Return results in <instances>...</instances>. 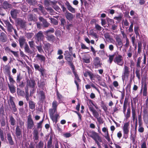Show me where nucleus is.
Segmentation results:
<instances>
[{
	"label": "nucleus",
	"instance_id": "1",
	"mask_svg": "<svg viewBox=\"0 0 148 148\" xmlns=\"http://www.w3.org/2000/svg\"><path fill=\"white\" fill-rule=\"evenodd\" d=\"M87 134L89 137L92 138L95 141L99 148H101V144L100 143H102V138L99 136L98 133L94 131H89Z\"/></svg>",
	"mask_w": 148,
	"mask_h": 148
},
{
	"label": "nucleus",
	"instance_id": "2",
	"mask_svg": "<svg viewBox=\"0 0 148 148\" xmlns=\"http://www.w3.org/2000/svg\"><path fill=\"white\" fill-rule=\"evenodd\" d=\"M50 117L53 122L56 123L58 121V119L60 117L59 114H57V109L51 108L49 109Z\"/></svg>",
	"mask_w": 148,
	"mask_h": 148
},
{
	"label": "nucleus",
	"instance_id": "3",
	"mask_svg": "<svg viewBox=\"0 0 148 148\" xmlns=\"http://www.w3.org/2000/svg\"><path fill=\"white\" fill-rule=\"evenodd\" d=\"M131 106L132 109V116L133 122H135V129H137L138 125V119L137 116L136 112V107H134L133 105V103L131 102Z\"/></svg>",
	"mask_w": 148,
	"mask_h": 148
},
{
	"label": "nucleus",
	"instance_id": "4",
	"mask_svg": "<svg viewBox=\"0 0 148 148\" xmlns=\"http://www.w3.org/2000/svg\"><path fill=\"white\" fill-rule=\"evenodd\" d=\"M39 19L42 23V24L39 22H37L36 23L37 27L39 29H41L42 26L44 28L48 27L49 26V23H48L46 19H45L43 17H40Z\"/></svg>",
	"mask_w": 148,
	"mask_h": 148
},
{
	"label": "nucleus",
	"instance_id": "5",
	"mask_svg": "<svg viewBox=\"0 0 148 148\" xmlns=\"http://www.w3.org/2000/svg\"><path fill=\"white\" fill-rule=\"evenodd\" d=\"M14 97L10 95L9 97V99L8 102L9 105L10 106L12 110L14 113H14L17 112V109L14 101Z\"/></svg>",
	"mask_w": 148,
	"mask_h": 148
},
{
	"label": "nucleus",
	"instance_id": "6",
	"mask_svg": "<svg viewBox=\"0 0 148 148\" xmlns=\"http://www.w3.org/2000/svg\"><path fill=\"white\" fill-rule=\"evenodd\" d=\"M25 80L26 82V86L32 88H34L36 85V81L33 78H30V79L27 77H25Z\"/></svg>",
	"mask_w": 148,
	"mask_h": 148
},
{
	"label": "nucleus",
	"instance_id": "7",
	"mask_svg": "<svg viewBox=\"0 0 148 148\" xmlns=\"http://www.w3.org/2000/svg\"><path fill=\"white\" fill-rule=\"evenodd\" d=\"M34 126V121L32 118V116L29 114L27 116V126L28 130L32 129Z\"/></svg>",
	"mask_w": 148,
	"mask_h": 148
},
{
	"label": "nucleus",
	"instance_id": "8",
	"mask_svg": "<svg viewBox=\"0 0 148 148\" xmlns=\"http://www.w3.org/2000/svg\"><path fill=\"white\" fill-rule=\"evenodd\" d=\"M65 55V58L68 62L69 65L71 67L72 66H74L73 63L72 62L73 58L71 57L72 55L68 52L64 54Z\"/></svg>",
	"mask_w": 148,
	"mask_h": 148
},
{
	"label": "nucleus",
	"instance_id": "9",
	"mask_svg": "<svg viewBox=\"0 0 148 148\" xmlns=\"http://www.w3.org/2000/svg\"><path fill=\"white\" fill-rule=\"evenodd\" d=\"M123 57L121 55H119L116 56L114 60V62L118 65L122 66L123 64Z\"/></svg>",
	"mask_w": 148,
	"mask_h": 148
},
{
	"label": "nucleus",
	"instance_id": "10",
	"mask_svg": "<svg viewBox=\"0 0 148 148\" xmlns=\"http://www.w3.org/2000/svg\"><path fill=\"white\" fill-rule=\"evenodd\" d=\"M34 65L35 70L38 71L41 73V76L44 77L45 71V69L42 66L40 67L37 64H34Z\"/></svg>",
	"mask_w": 148,
	"mask_h": 148
},
{
	"label": "nucleus",
	"instance_id": "11",
	"mask_svg": "<svg viewBox=\"0 0 148 148\" xmlns=\"http://www.w3.org/2000/svg\"><path fill=\"white\" fill-rule=\"evenodd\" d=\"M93 64L95 69L99 67H101L102 64L101 62L100 59L99 57H96L94 58L93 60Z\"/></svg>",
	"mask_w": 148,
	"mask_h": 148
},
{
	"label": "nucleus",
	"instance_id": "12",
	"mask_svg": "<svg viewBox=\"0 0 148 148\" xmlns=\"http://www.w3.org/2000/svg\"><path fill=\"white\" fill-rule=\"evenodd\" d=\"M26 21L21 18H18L17 20V24L20 28L23 29H25L26 26Z\"/></svg>",
	"mask_w": 148,
	"mask_h": 148
},
{
	"label": "nucleus",
	"instance_id": "13",
	"mask_svg": "<svg viewBox=\"0 0 148 148\" xmlns=\"http://www.w3.org/2000/svg\"><path fill=\"white\" fill-rule=\"evenodd\" d=\"M38 95L39 96L40 101L42 103L45 101L46 99L45 93L42 90H40L39 91H37Z\"/></svg>",
	"mask_w": 148,
	"mask_h": 148
},
{
	"label": "nucleus",
	"instance_id": "14",
	"mask_svg": "<svg viewBox=\"0 0 148 148\" xmlns=\"http://www.w3.org/2000/svg\"><path fill=\"white\" fill-rule=\"evenodd\" d=\"M130 72V68L127 66L125 65L123 77L124 78H128Z\"/></svg>",
	"mask_w": 148,
	"mask_h": 148
},
{
	"label": "nucleus",
	"instance_id": "15",
	"mask_svg": "<svg viewBox=\"0 0 148 148\" xmlns=\"http://www.w3.org/2000/svg\"><path fill=\"white\" fill-rule=\"evenodd\" d=\"M71 68L75 76L74 79L76 80L77 81H78L79 82V83H80L81 82V80L80 79L77 73V72L75 70V66H72V67Z\"/></svg>",
	"mask_w": 148,
	"mask_h": 148
},
{
	"label": "nucleus",
	"instance_id": "16",
	"mask_svg": "<svg viewBox=\"0 0 148 148\" xmlns=\"http://www.w3.org/2000/svg\"><path fill=\"white\" fill-rule=\"evenodd\" d=\"M65 16L66 19L69 21H72L75 17L74 15L69 12L67 10L65 14Z\"/></svg>",
	"mask_w": 148,
	"mask_h": 148
},
{
	"label": "nucleus",
	"instance_id": "17",
	"mask_svg": "<svg viewBox=\"0 0 148 148\" xmlns=\"http://www.w3.org/2000/svg\"><path fill=\"white\" fill-rule=\"evenodd\" d=\"M129 122L125 123L123 125V129L124 134H127L129 132Z\"/></svg>",
	"mask_w": 148,
	"mask_h": 148
},
{
	"label": "nucleus",
	"instance_id": "18",
	"mask_svg": "<svg viewBox=\"0 0 148 148\" xmlns=\"http://www.w3.org/2000/svg\"><path fill=\"white\" fill-rule=\"evenodd\" d=\"M4 23L7 27L8 31L10 32L12 31V30L14 29L13 26L10 24L9 21H4Z\"/></svg>",
	"mask_w": 148,
	"mask_h": 148
},
{
	"label": "nucleus",
	"instance_id": "19",
	"mask_svg": "<svg viewBox=\"0 0 148 148\" xmlns=\"http://www.w3.org/2000/svg\"><path fill=\"white\" fill-rule=\"evenodd\" d=\"M138 124L139 125V127H140L138 129V131L142 133L144 131V128L143 127H140L142 124V117L141 114L138 115Z\"/></svg>",
	"mask_w": 148,
	"mask_h": 148
},
{
	"label": "nucleus",
	"instance_id": "20",
	"mask_svg": "<svg viewBox=\"0 0 148 148\" xmlns=\"http://www.w3.org/2000/svg\"><path fill=\"white\" fill-rule=\"evenodd\" d=\"M15 135L17 138H20L22 136L21 129L18 125H17L15 130Z\"/></svg>",
	"mask_w": 148,
	"mask_h": 148
},
{
	"label": "nucleus",
	"instance_id": "21",
	"mask_svg": "<svg viewBox=\"0 0 148 148\" xmlns=\"http://www.w3.org/2000/svg\"><path fill=\"white\" fill-rule=\"evenodd\" d=\"M65 4L68 10L72 13L75 12V9L73 8L70 4L68 1H66Z\"/></svg>",
	"mask_w": 148,
	"mask_h": 148
},
{
	"label": "nucleus",
	"instance_id": "22",
	"mask_svg": "<svg viewBox=\"0 0 148 148\" xmlns=\"http://www.w3.org/2000/svg\"><path fill=\"white\" fill-rule=\"evenodd\" d=\"M148 108L144 107L143 109V117L144 121L148 120Z\"/></svg>",
	"mask_w": 148,
	"mask_h": 148
},
{
	"label": "nucleus",
	"instance_id": "23",
	"mask_svg": "<svg viewBox=\"0 0 148 148\" xmlns=\"http://www.w3.org/2000/svg\"><path fill=\"white\" fill-rule=\"evenodd\" d=\"M43 44L44 45L43 48L45 51H49L51 49V44L47 42H43Z\"/></svg>",
	"mask_w": 148,
	"mask_h": 148
},
{
	"label": "nucleus",
	"instance_id": "24",
	"mask_svg": "<svg viewBox=\"0 0 148 148\" xmlns=\"http://www.w3.org/2000/svg\"><path fill=\"white\" fill-rule=\"evenodd\" d=\"M46 38L47 40L49 41L54 42L55 40V36L52 34L49 35L48 34H45Z\"/></svg>",
	"mask_w": 148,
	"mask_h": 148
},
{
	"label": "nucleus",
	"instance_id": "25",
	"mask_svg": "<svg viewBox=\"0 0 148 148\" xmlns=\"http://www.w3.org/2000/svg\"><path fill=\"white\" fill-rule=\"evenodd\" d=\"M12 5L8 3L7 1H5L2 4V8L5 9L11 8H12Z\"/></svg>",
	"mask_w": 148,
	"mask_h": 148
},
{
	"label": "nucleus",
	"instance_id": "26",
	"mask_svg": "<svg viewBox=\"0 0 148 148\" xmlns=\"http://www.w3.org/2000/svg\"><path fill=\"white\" fill-rule=\"evenodd\" d=\"M18 13V10L14 9H13L11 10L10 12V14L12 17L14 18H16L17 14Z\"/></svg>",
	"mask_w": 148,
	"mask_h": 148
},
{
	"label": "nucleus",
	"instance_id": "27",
	"mask_svg": "<svg viewBox=\"0 0 148 148\" xmlns=\"http://www.w3.org/2000/svg\"><path fill=\"white\" fill-rule=\"evenodd\" d=\"M115 39L117 42L116 45L120 46V47H122L123 45V43L120 37L118 36H117L115 38Z\"/></svg>",
	"mask_w": 148,
	"mask_h": 148
},
{
	"label": "nucleus",
	"instance_id": "28",
	"mask_svg": "<svg viewBox=\"0 0 148 148\" xmlns=\"http://www.w3.org/2000/svg\"><path fill=\"white\" fill-rule=\"evenodd\" d=\"M7 138L9 143V144L11 145H14V142L13 140L12 137L10 133H8L7 134Z\"/></svg>",
	"mask_w": 148,
	"mask_h": 148
},
{
	"label": "nucleus",
	"instance_id": "29",
	"mask_svg": "<svg viewBox=\"0 0 148 148\" xmlns=\"http://www.w3.org/2000/svg\"><path fill=\"white\" fill-rule=\"evenodd\" d=\"M35 35L36 38L38 41H41L43 36L42 32L41 31L39 32Z\"/></svg>",
	"mask_w": 148,
	"mask_h": 148
},
{
	"label": "nucleus",
	"instance_id": "30",
	"mask_svg": "<svg viewBox=\"0 0 148 148\" xmlns=\"http://www.w3.org/2000/svg\"><path fill=\"white\" fill-rule=\"evenodd\" d=\"M8 86L11 93H14L16 92V87L14 85H10L8 83Z\"/></svg>",
	"mask_w": 148,
	"mask_h": 148
},
{
	"label": "nucleus",
	"instance_id": "31",
	"mask_svg": "<svg viewBox=\"0 0 148 148\" xmlns=\"http://www.w3.org/2000/svg\"><path fill=\"white\" fill-rule=\"evenodd\" d=\"M7 38L6 35L3 32L1 33V41L3 42L7 41Z\"/></svg>",
	"mask_w": 148,
	"mask_h": 148
},
{
	"label": "nucleus",
	"instance_id": "32",
	"mask_svg": "<svg viewBox=\"0 0 148 148\" xmlns=\"http://www.w3.org/2000/svg\"><path fill=\"white\" fill-rule=\"evenodd\" d=\"M56 92L57 98L58 100V101L59 103H60L62 101V100L63 99V97L62 95L59 92L58 90H57Z\"/></svg>",
	"mask_w": 148,
	"mask_h": 148
},
{
	"label": "nucleus",
	"instance_id": "33",
	"mask_svg": "<svg viewBox=\"0 0 148 148\" xmlns=\"http://www.w3.org/2000/svg\"><path fill=\"white\" fill-rule=\"evenodd\" d=\"M9 122L10 123V125L12 126H14L16 123V121L12 115H10L9 116Z\"/></svg>",
	"mask_w": 148,
	"mask_h": 148
},
{
	"label": "nucleus",
	"instance_id": "34",
	"mask_svg": "<svg viewBox=\"0 0 148 148\" xmlns=\"http://www.w3.org/2000/svg\"><path fill=\"white\" fill-rule=\"evenodd\" d=\"M29 108L31 110H34L35 107V103L32 101H29Z\"/></svg>",
	"mask_w": 148,
	"mask_h": 148
},
{
	"label": "nucleus",
	"instance_id": "35",
	"mask_svg": "<svg viewBox=\"0 0 148 148\" xmlns=\"http://www.w3.org/2000/svg\"><path fill=\"white\" fill-rule=\"evenodd\" d=\"M25 41V39L23 37L19 38L18 41L19 42L20 46L22 48L23 47Z\"/></svg>",
	"mask_w": 148,
	"mask_h": 148
},
{
	"label": "nucleus",
	"instance_id": "36",
	"mask_svg": "<svg viewBox=\"0 0 148 148\" xmlns=\"http://www.w3.org/2000/svg\"><path fill=\"white\" fill-rule=\"evenodd\" d=\"M89 110L92 112V114L94 116H97L98 113V112L92 106H89Z\"/></svg>",
	"mask_w": 148,
	"mask_h": 148
},
{
	"label": "nucleus",
	"instance_id": "37",
	"mask_svg": "<svg viewBox=\"0 0 148 148\" xmlns=\"http://www.w3.org/2000/svg\"><path fill=\"white\" fill-rule=\"evenodd\" d=\"M53 146L52 145V138L50 136L47 142V148H51Z\"/></svg>",
	"mask_w": 148,
	"mask_h": 148
},
{
	"label": "nucleus",
	"instance_id": "38",
	"mask_svg": "<svg viewBox=\"0 0 148 148\" xmlns=\"http://www.w3.org/2000/svg\"><path fill=\"white\" fill-rule=\"evenodd\" d=\"M27 18L29 21H35L36 19V15L33 14H29L28 15Z\"/></svg>",
	"mask_w": 148,
	"mask_h": 148
},
{
	"label": "nucleus",
	"instance_id": "39",
	"mask_svg": "<svg viewBox=\"0 0 148 148\" xmlns=\"http://www.w3.org/2000/svg\"><path fill=\"white\" fill-rule=\"evenodd\" d=\"M147 84L146 83L144 84L143 88V95L144 96H147Z\"/></svg>",
	"mask_w": 148,
	"mask_h": 148
},
{
	"label": "nucleus",
	"instance_id": "40",
	"mask_svg": "<svg viewBox=\"0 0 148 148\" xmlns=\"http://www.w3.org/2000/svg\"><path fill=\"white\" fill-rule=\"evenodd\" d=\"M34 136L33 137V139L34 140H37L38 139V132L37 130H34L33 132Z\"/></svg>",
	"mask_w": 148,
	"mask_h": 148
},
{
	"label": "nucleus",
	"instance_id": "41",
	"mask_svg": "<svg viewBox=\"0 0 148 148\" xmlns=\"http://www.w3.org/2000/svg\"><path fill=\"white\" fill-rule=\"evenodd\" d=\"M96 118L98 121L99 124H102L104 122L103 118L101 117H99V114H98L97 116H94Z\"/></svg>",
	"mask_w": 148,
	"mask_h": 148
},
{
	"label": "nucleus",
	"instance_id": "42",
	"mask_svg": "<svg viewBox=\"0 0 148 148\" xmlns=\"http://www.w3.org/2000/svg\"><path fill=\"white\" fill-rule=\"evenodd\" d=\"M142 57H139L137 58V61L136 62V67L138 69L140 68V64L141 62Z\"/></svg>",
	"mask_w": 148,
	"mask_h": 148
},
{
	"label": "nucleus",
	"instance_id": "43",
	"mask_svg": "<svg viewBox=\"0 0 148 148\" xmlns=\"http://www.w3.org/2000/svg\"><path fill=\"white\" fill-rule=\"evenodd\" d=\"M27 2L30 5H35L38 3L36 0H26Z\"/></svg>",
	"mask_w": 148,
	"mask_h": 148
},
{
	"label": "nucleus",
	"instance_id": "44",
	"mask_svg": "<svg viewBox=\"0 0 148 148\" xmlns=\"http://www.w3.org/2000/svg\"><path fill=\"white\" fill-rule=\"evenodd\" d=\"M5 73L8 74V76L11 75L10 74V66L6 65L4 67Z\"/></svg>",
	"mask_w": 148,
	"mask_h": 148
},
{
	"label": "nucleus",
	"instance_id": "45",
	"mask_svg": "<svg viewBox=\"0 0 148 148\" xmlns=\"http://www.w3.org/2000/svg\"><path fill=\"white\" fill-rule=\"evenodd\" d=\"M36 57L38 60H40L41 62H44L45 60V58L42 55L37 54Z\"/></svg>",
	"mask_w": 148,
	"mask_h": 148
},
{
	"label": "nucleus",
	"instance_id": "46",
	"mask_svg": "<svg viewBox=\"0 0 148 148\" xmlns=\"http://www.w3.org/2000/svg\"><path fill=\"white\" fill-rule=\"evenodd\" d=\"M131 109L130 107L128 108L127 110L126 113L125 115V118L126 119H128L130 116Z\"/></svg>",
	"mask_w": 148,
	"mask_h": 148
},
{
	"label": "nucleus",
	"instance_id": "47",
	"mask_svg": "<svg viewBox=\"0 0 148 148\" xmlns=\"http://www.w3.org/2000/svg\"><path fill=\"white\" fill-rule=\"evenodd\" d=\"M37 84L38 87L39 88L43 89L45 85V83L44 81H40V83H39V82H38L37 83Z\"/></svg>",
	"mask_w": 148,
	"mask_h": 148
},
{
	"label": "nucleus",
	"instance_id": "48",
	"mask_svg": "<svg viewBox=\"0 0 148 148\" xmlns=\"http://www.w3.org/2000/svg\"><path fill=\"white\" fill-rule=\"evenodd\" d=\"M134 31L135 33V34L136 35V37L137 36L139 37L140 36V35L138 32V31L140 30L139 29V27L138 26H135L134 27Z\"/></svg>",
	"mask_w": 148,
	"mask_h": 148
},
{
	"label": "nucleus",
	"instance_id": "49",
	"mask_svg": "<svg viewBox=\"0 0 148 148\" xmlns=\"http://www.w3.org/2000/svg\"><path fill=\"white\" fill-rule=\"evenodd\" d=\"M22 76L21 73H19L17 74L16 79V82L17 83L20 84L21 83V81L22 80Z\"/></svg>",
	"mask_w": 148,
	"mask_h": 148
},
{
	"label": "nucleus",
	"instance_id": "50",
	"mask_svg": "<svg viewBox=\"0 0 148 148\" xmlns=\"http://www.w3.org/2000/svg\"><path fill=\"white\" fill-rule=\"evenodd\" d=\"M52 108L57 109L58 103L56 100H54L52 103Z\"/></svg>",
	"mask_w": 148,
	"mask_h": 148
},
{
	"label": "nucleus",
	"instance_id": "51",
	"mask_svg": "<svg viewBox=\"0 0 148 148\" xmlns=\"http://www.w3.org/2000/svg\"><path fill=\"white\" fill-rule=\"evenodd\" d=\"M138 53L140 54L142 51V44L140 41L138 42Z\"/></svg>",
	"mask_w": 148,
	"mask_h": 148
},
{
	"label": "nucleus",
	"instance_id": "52",
	"mask_svg": "<svg viewBox=\"0 0 148 148\" xmlns=\"http://www.w3.org/2000/svg\"><path fill=\"white\" fill-rule=\"evenodd\" d=\"M107 21L108 26L110 27V25H112L113 24H114V21L113 20L109 18H108L107 19Z\"/></svg>",
	"mask_w": 148,
	"mask_h": 148
},
{
	"label": "nucleus",
	"instance_id": "53",
	"mask_svg": "<svg viewBox=\"0 0 148 148\" xmlns=\"http://www.w3.org/2000/svg\"><path fill=\"white\" fill-rule=\"evenodd\" d=\"M8 77L10 82L11 84L10 85H14L16 83V82L14 80L12 76L10 75L8 76Z\"/></svg>",
	"mask_w": 148,
	"mask_h": 148
},
{
	"label": "nucleus",
	"instance_id": "54",
	"mask_svg": "<svg viewBox=\"0 0 148 148\" xmlns=\"http://www.w3.org/2000/svg\"><path fill=\"white\" fill-rule=\"evenodd\" d=\"M24 49L25 51L27 53H31V51L27 44L26 43L25 45Z\"/></svg>",
	"mask_w": 148,
	"mask_h": 148
},
{
	"label": "nucleus",
	"instance_id": "55",
	"mask_svg": "<svg viewBox=\"0 0 148 148\" xmlns=\"http://www.w3.org/2000/svg\"><path fill=\"white\" fill-rule=\"evenodd\" d=\"M112 26V28H111V30L113 32H115L117 29L118 26L117 25H115L114 24H113L112 25H110Z\"/></svg>",
	"mask_w": 148,
	"mask_h": 148
},
{
	"label": "nucleus",
	"instance_id": "56",
	"mask_svg": "<svg viewBox=\"0 0 148 148\" xmlns=\"http://www.w3.org/2000/svg\"><path fill=\"white\" fill-rule=\"evenodd\" d=\"M131 46L130 47V48L128 49L127 52V56L129 58H131L132 55V51L131 49Z\"/></svg>",
	"mask_w": 148,
	"mask_h": 148
},
{
	"label": "nucleus",
	"instance_id": "57",
	"mask_svg": "<svg viewBox=\"0 0 148 148\" xmlns=\"http://www.w3.org/2000/svg\"><path fill=\"white\" fill-rule=\"evenodd\" d=\"M95 28L97 31H100L101 30L102 28L103 29V28H102V27L100 25L97 23H95Z\"/></svg>",
	"mask_w": 148,
	"mask_h": 148
},
{
	"label": "nucleus",
	"instance_id": "58",
	"mask_svg": "<svg viewBox=\"0 0 148 148\" xmlns=\"http://www.w3.org/2000/svg\"><path fill=\"white\" fill-rule=\"evenodd\" d=\"M43 145L44 143L42 141L40 140L38 144L36 145V148L37 147V148H43Z\"/></svg>",
	"mask_w": 148,
	"mask_h": 148
},
{
	"label": "nucleus",
	"instance_id": "59",
	"mask_svg": "<svg viewBox=\"0 0 148 148\" xmlns=\"http://www.w3.org/2000/svg\"><path fill=\"white\" fill-rule=\"evenodd\" d=\"M131 84L132 80H130V82L127 84L125 88L126 91H127V90H129L130 92Z\"/></svg>",
	"mask_w": 148,
	"mask_h": 148
},
{
	"label": "nucleus",
	"instance_id": "60",
	"mask_svg": "<svg viewBox=\"0 0 148 148\" xmlns=\"http://www.w3.org/2000/svg\"><path fill=\"white\" fill-rule=\"evenodd\" d=\"M61 22V25L64 27V25L66 24V21L65 19L62 18L60 19Z\"/></svg>",
	"mask_w": 148,
	"mask_h": 148
},
{
	"label": "nucleus",
	"instance_id": "61",
	"mask_svg": "<svg viewBox=\"0 0 148 148\" xmlns=\"http://www.w3.org/2000/svg\"><path fill=\"white\" fill-rule=\"evenodd\" d=\"M134 23L133 22H132L131 23V24L129 27L128 30L129 33H132L133 32V27Z\"/></svg>",
	"mask_w": 148,
	"mask_h": 148
},
{
	"label": "nucleus",
	"instance_id": "62",
	"mask_svg": "<svg viewBox=\"0 0 148 148\" xmlns=\"http://www.w3.org/2000/svg\"><path fill=\"white\" fill-rule=\"evenodd\" d=\"M144 57H143V62L142 63V67H143L146 64V55L145 53H144L143 54Z\"/></svg>",
	"mask_w": 148,
	"mask_h": 148
},
{
	"label": "nucleus",
	"instance_id": "63",
	"mask_svg": "<svg viewBox=\"0 0 148 148\" xmlns=\"http://www.w3.org/2000/svg\"><path fill=\"white\" fill-rule=\"evenodd\" d=\"M114 55H109V59L108 60V62H109L110 64H111L114 59Z\"/></svg>",
	"mask_w": 148,
	"mask_h": 148
},
{
	"label": "nucleus",
	"instance_id": "64",
	"mask_svg": "<svg viewBox=\"0 0 148 148\" xmlns=\"http://www.w3.org/2000/svg\"><path fill=\"white\" fill-rule=\"evenodd\" d=\"M51 23L55 25H57L58 24V22L57 20L54 18H51Z\"/></svg>",
	"mask_w": 148,
	"mask_h": 148
}]
</instances>
